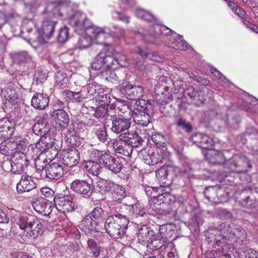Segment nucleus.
Masks as SVG:
<instances>
[{"mask_svg": "<svg viewBox=\"0 0 258 258\" xmlns=\"http://www.w3.org/2000/svg\"><path fill=\"white\" fill-rule=\"evenodd\" d=\"M127 107L132 111L134 121L137 124L146 126L149 123L151 119L150 114L152 110V106L147 101L139 99Z\"/></svg>", "mask_w": 258, "mask_h": 258, "instance_id": "f257e3e1", "label": "nucleus"}, {"mask_svg": "<svg viewBox=\"0 0 258 258\" xmlns=\"http://www.w3.org/2000/svg\"><path fill=\"white\" fill-rule=\"evenodd\" d=\"M103 53H98L95 58V61L91 64V68L94 70H99L104 66L103 63L102 56Z\"/></svg>", "mask_w": 258, "mask_h": 258, "instance_id": "680f3d73", "label": "nucleus"}, {"mask_svg": "<svg viewBox=\"0 0 258 258\" xmlns=\"http://www.w3.org/2000/svg\"><path fill=\"white\" fill-rule=\"evenodd\" d=\"M49 101V97L47 94L37 93L31 99V105L37 109L42 110L47 106Z\"/></svg>", "mask_w": 258, "mask_h": 258, "instance_id": "b1692460", "label": "nucleus"}, {"mask_svg": "<svg viewBox=\"0 0 258 258\" xmlns=\"http://www.w3.org/2000/svg\"><path fill=\"white\" fill-rule=\"evenodd\" d=\"M118 139L125 141L132 148L140 147L143 143L142 138L136 131L122 133L119 135Z\"/></svg>", "mask_w": 258, "mask_h": 258, "instance_id": "f3484780", "label": "nucleus"}, {"mask_svg": "<svg viewBox=\"0 0 258 258\" xmlns=\"http://www.w3.org/2000/svg\"><path fill=\"white\" fill-rule=\"evenodd\" d=\"M240 121V119L238 115H235L230 119H227V124L230 128H236Z\"/></svg>", "mask_w": 258, "mask_h": 258, "instance_id": "69168bd1", "label": "nucleus"}, {"mask_svg": "<svg viewBox=\"0 0 258 258\" xmlns=\"http://www.w3.org/2000/svg\"><path fill=\"white\" fill-rule=\"evenodd\" d=\"M205 156L209 162L214 165L225 164L226 162L224 156L219 151L209 150Z\"/></svg>", "mask_w": 258, "mask_h": 258, "instance_id": "bb28decb", "label": "nucleus"}, {"mask_svg": "<svg viewBox=\"0 0 258 258\" xmlns=\"http://www.w3.org/2000/svg\"><path fill=\"white\" fill-rule=\"evenodd\" d=\"M3 98L9 103L15 104L18 99L16 90L12 85L6 86L1 92Z\"/></svg>", "mask_w": 258, "mask_h": 258, "instance_id": "2f4dec72", "label": "nucleus"}, {"mask_svg": "<svg viewBox=\"0 0 258 258\" xmlns=\"http://www.w3.org/2000/svg\"><path fill=\"white\" fill-rule=\"evenodd\" d=\"M174 123L177 127L180 128L187 133H190L192 130V126L190 123L182 116H177Z\"/></svg>", "mask_w": 258, "mask_h": 258, "instance_id": "49530a36", "label": "nucleus"}, {"mask_svg": "<svg viewBox=\"0 0 258 258\" xmlns=\"http://www.w3.org/2000/svg\"><path fill=\"white\" fill-rule=\"evenodd\" d=\"M13 143L12 142L2 143L0 146V152L5 155H9L14 150Z\"/></svg>", "mask_w": 258, "mask_h": 258, "instance_id": "4d7b16f0", "label": "nucleus"}, {"mask_svg": "<svg viewBox=\"0 0 258 258\" xmlns=\"http://www.w3.org/2000/svg\"><path fill=\"white\" fill-rule=\"evenodd\" d=\"M36 188V184L30 177L22 176L17 185V189L19 193L28 192Z\"/></svg>", "mask_w": 258, "mask_h": 258, "instance_id": "a878e982", "label": "nucleus"}, {"mask_svg": "<svg viewBox=\"0 0 258 258\" xmlns=\"http://www.w3.org/2000/svg\"><path fill=\"white\" fill-rule=\"evenodd\" d=\"M221 238L224 239V236L218 235L215 239V248L216 245L220 246V248L215 250V255L217 258H235L233 251V247L230 245L221 241Z\"/></svg>", "mask_w": 258, "mask_h": 258, "instance_id": "f8f14e48", "label": "nucleus"}, {"mask_svg": "<svg viewBox=\"0 0 258 258\" xmlns=\"http://www.w3.org/2000/svg\"><path fill=\"white\" fill-rule=\"evenodd\" d=\"M80 159V153L76 149L71 150L65 154L62 158L64 164L70 167L76 165Z\"/></svg>", "mask_w": 258, "mask_h": 258, "instance_id": "473e14b6", "label": "nucleus"}, {"mask_svg": "<svg viewBox=\"0 0 258 258\" xmlns=\"http://www.w3.org/2000/svg\"><path fill=\"white\" fill-rule=\"evenodd\" d=\"M32 206L36 212L43 216H49L52 212V203L42 197L35 199Z\"/></svg>", "mask_w": 258, "mask_h": 258, "instance_id": "dca6fc26", "label": "nucleus"}, {"mask_svg": "<svg viewBox=\"0 0 258 258\" xmlns=\"http://www.w3.org/2000/svg\"><path fill=\"white\" fill-rule=\"evenodd\" d=\"M129 223L128 219L109 216L105 220L104 228L106 232L112 238L118 239L125 234V230Z\"/></svg>", "mask_w": 258, "mask_h": 258, "instance_id": "f03ea898", "label": "nucleus"}, {"mask_svg": "<svg viewBox=\"0 0 258 258\" xmlns=\"http://www.w3.org/2000/svg\"><path fill=\"white\" fill-rule=\"evenodd\" d=\"M136 15L138 18L146 21L153 22L156 20L155 17L153 14L143 9H137L136 11Z\"/></svg>", "mask_w": 258, "mask_h": 258, "instance_id": "3c124183", "label": "nucleus"}, {"mask_svg": "<svg viewBox=\"0 0 258 258\" xmlns=\"http://www.w3.org/2000/svg\"><path fill=\"white\" fill-rule=\"evenodd\" d=\"M81 94V91L76 92L68 90L66 92L67 97L75 102L85 101Z\"/></svg>", "mask_w": 258, "mask_h": 258, "instance_id": "6e6d98bb", "label": "nucleus"}, {"mask_svg": "<svg viewBox=\"0 0 258 258\" xmlns=\"http://www.w3.org/2000/svg\"><path fill=\"white\" fill-rule=\"evenodd\" d=\"M98 160L100 164L115 174L120 172L123 167L122 161L120 159L112 157L107 153L100 156Z\"/></svg>", "mask_w": 258, "mask_h": 258, "instance_id": "9b49d317", "label": "nucleus"}, {"mask_svg": "<svg viewBox=\"0 0 258 258\" xmlns=\"http://www.w3.org/2000/svg\"><path fill=\"white\" fill-rule=\"evenodd\" d=\"M57 24V21L54 19L44 20L41 26L42 34L41 35L38 32H36L30 39L33 42L37 43L38 44L41 45L46 43L47 40L53 35Z\"/></svg>", "mask_w": 258, "mask_h": 258, "instance_id": "39448f33", "label": "nucleus"}, {"mask_svg": "<svg viewBox=\"0 0 258 258\" xmlns=\"http://www.w3.org/2000/svg\"><path fill=\"white\" fill-rule=\"evenodd\" d=\"M147 247L152 250H156L162 247L165 243V239L160 236L154 235L152 238L146 243Z\"/></svg>", "mask_w": 258, "mask_h": 258, "instance_id": "a19ab883", "label": "nucleus"}, {"mask_svg": "<svg viewBox=\"0 0 258 258\" xmlns=\"http://www.w3.org/2000/svg\"><path fill=\"white\" fill-rule=\"evenodd\" d=\"M52 117L63 128H66L68 126L70 118L64 110L62 109L54 110L52 113Z\"/></svg>", "mask_w": 258, "mask_h": 258, "instance_id": "393cba45", "label": "nucleus"}, {"mask_svg": "<svg viewBox=\"0 0 258 258\" xmlns=\"http://www.w3.org/2000/svg\"><path fill=\"white\" fill-rule=\"evenodd\" d=\"M46 176L51 180H57L63 174V168L59 164L53 162L45 168Z\"/></svg>", "mask_w": 258, "mask_h": 258, "instance_id": "6ab92c4d", "label": "nucleus"}, {"mask_svg": "<svg viewBox=\"0 0 258 258\" xmlns=\"http://www.w3.org/2000/svg\"><path fill=\"white\" fill-rule=\"evenodd\" d=\"M135 51L137 54H139L143 59L148 58L149 60H157V56L147 47L137 46L136 47Z\"/></svg>", "mask_w": 258, "mask_h": 258, "instance_id": "a18cd8bd", "label": "nucleus"}, {"mask_svg": "<svg viewBox=\"0 0 258 258\" xmlns=\"http://www.w3.org/2000/svg\"><path fill=\"white\" fill-rule=\"evenodd\" d=\"M92 181L76 179L70 185L71 189L76 194L82 195L83 197L88 196L92 187Z\"/></svg>", "mask_w": 258, "mask_h": 258, "instance_id": "4468645a", "label": "nucleus"}, {"mask_svg": "<svg viewBox=\"0 0 258 258\" xmlns=\"http://www.w3.org/2000/svg\"><path fill=\"white\" fill-rule=\"evenodd\" d=\"M87 245L93 256L97 257L100 255V247L98 245L95 239L93 238L88 239L87 240Z\"/></svg>", "mask_w": 258, "mask_h": 258, "instance_id": "09e8293b", "label": "nucleus"}, {"mask_svg": "<svg viewBox=\"0 0 258 258\" xmlns=\"http://www.w3.org/2000/svg\"><path fill=\"white\" fill-rule=\"evenodd\" d=\"M20 228L22 230L26 231L27 236L31 239H35L39 235L42 228V224L38 218L32 215L22 216L20 218L19 223Z\"/></svg>", "mask_w": 258, "mask_h": 258, "instance_id": "20e7f679", "label": "nucleus"}, {"mask_svg": "<svg viewBox=\"0 0 258 258\" xmlns=\"http://www.w3.org/2000/svg\"><path fill=\"white\" fill-rule=\"evenodd\" d=\"M88 34H90L91 37L99 44H104L105 39L109 37V34L105 32L102 28L93 26L89 29Z\"/></svg>", "mask_w": 258, "mask_h": 258, "instance_id": "cd10ccee", "label": "nucleus"}, {"mask_svg": "<svg viewBox=\"0 0 258 258\" xmlns=\"http://www.w3.org/2000/svg\"><path fill=\"white\" fill-rule=\"evenodd\" d=\"M45 124L43 123L38 122L36 123L32 127V131L34 134L37 136H40L43 138V136L47 132V128L45 127Z\"/></svg>", "mask_w": 258, "mask_h": 258, "instance_id": "5fc2aeb1", "label": "nucleus"}, {"mask_svg": "<svg viewBox=\"0 0 258 258\" xmlns=\"http://www.w3.org/2000/svg\"><path fill=\"white\" fill-rule=\"evenodd\" d=\"M128 216L133 219L138 218H143L146 215V210L141 205L136 204L128 206Z\"/></svg>", "mask_w": 258, "mask_h": 258, "instance_id": "4c0bfd02", "label": "nucleus"}, {"mask_svg": "<svg viewBox=\"0 0 258 258\" xmlns=\"http://www.w3.org/2000/svg\"><path fill=\"white\" fill-rule=\"evenodd\" d=\"M11 58L14 62L18 64L29 62L32 60V57L27 51L11 54Z\"/></svg>", "mask_w": 258, "mask_h": 258, "instance_id": "58836bf2", "label": "nucleus"}, {"mask_svg": "<svg viewBox=\"0 0 258 258\" xmlns=\"http://www.w3.org/2000/svg\"><path fill=\"white\" fill-rule=\"evenodd\" d=\"M222 191L218 186H211L206 188L204 191L205 198L210 201H214L217 198L219 199L220 193Z\"/></svg>", "mask_w": 258, "mask_h": 258, "instance_id": "e433bc0d", "label": "nucleus"}, {"mask_svg": "<svg viewBox=\"0 0 258 258\" xmlns=\"http://www.w3.org/2000/svg\"><path fill=\"white\" fill-rule=\"evenodd\" d=\"M69 23L74 28V31L78 33L80 31L87 30L92 26L91 21L86 15L82 12H77L70 19Z\"/></svg>", "mask_w": 258, "mask_h": 258, "instance_id": "9d476101", "label": "nucleus"}, {"mask_svg": "<svg viewBox=\"0 0 258 258\" xmlns=\"http://www.w3.org/2000/svg\"><path fill=\"white\" fill-rule=\"evenodd\" d=\"M113 147L115 153L127 157L131 156L133 152L132 146L119 139L113 143Z\"/></svg>", "mask_w": 258, "mask_h": 258, "instance_id": "c85d7f7f", "label": "nucleus"}, {"mask_svg": "<svg viewBox=\"0 0 258 258\" xmlns=\"http://www.w3.org/2000/svg\"><path fill=\"white\" fill-rule=\"evenodd\" d=\"M168 47L175 50L184 51L187 49V43L179 38H174L171 37L167 43Z\"/></svg>", "mask_w": 258, "mask_h": 258, "instance_id": "ea45409f", "label": "nucleus"}, {"mask_svg": "<svg viewBox=\"0 0 258 258\" xmlns=\"http://www.w3.org/2000/svg\"><path fill=\"white\" fill-rule=\"evenodd\" d=\"M95 133L96 135L99 140L102 142L105 143L108 142V136L107 133L105 126L103 125L97 124L94 127Z\"/></svg>", "mask_w": 258, "mask_h": 258, "instance_id": "de8ad7c7", "label": "nucleus"}, {"mask_svg": "<svg viewBox=\"0 0 258 258\" xmlns=\"http://www.w3.org/2000/svg\"><path fill=\"white\" fill-rule=\"evenodd\" d=\"M234 234L238 239H240L241 241L244 243L243 241L246 240V232L244 229L239 227L236 228L235 231L234 232Z\"/></svg>", "mask_w": 258, "mask_h": 258, "instance_id": "338daca9", "label": "nucleus"}, {"mask_svg": "<svg viewBox=\"0 0 258 258\" xmlns=\"http://www.w3.org/2000/svg\"><path fill=\"white\" fill-rule=\"evenodd\" d=\"M171 169L175 168L171 166H163L156 171V176L161 186L168 187L171 184L172 177L169 175V172Z\"/></svg>", "mask_w": 258, "mask_h": 258, "instance_id": "412c9836", "label": "nucleus"}, {"mask_svg": "<svg viewBox=\"0 0 258 258\" xmlns=\"http://www.w3.org/2000/svg\"><path fill=\"white\" fill-rule=\"evenodd\" d=\"M229 7L230 8L231 10L235 13L237 16L241 18H244L246 15L245 11L235 3L230 2L228 4Z\"/></svg>", "mask_w": 258, "mask_h": 258, "instance_id": "13d9d810", "label": "nucleus"}, {"mask_svg": "<svg viewBox=\"0 0 258 258\" xmlns=\"http://www.w3.org/2000/svg\"><path fill=\"white\" fill-rule=\"evenodd\" d=\"M0 128L5 132L6 137L9 139L11 137L15 131L14 123L7 118H3L0 120Z\"/></svg>", "mask_w": 258, "mask_h": 258, "instance_id": "37998d69", "label": "nucleus"}, {"mask_svg": "<svg viewBox=\"0 0 258 258\" xmlns=\"http://www.w3.org/2000/svg\"><path fill=\"white\" fill-rule=\"evenodd\" d=\"M165 157V155L163 154L162 150L159 149L144 155L143 159L146 164L154 166L159 163H162Z\"/></svg>", "mask_w": 258, "mask_h": 258, "instance_id": "4be33fe9", "label": "nucleus"}, {"mask_svg": "<svg viewBox=\"0 0 258 258\" xmlns=\"http://www.w3.org/2000/svg\"><path fill=\"white\" fill-rule=\"evenodd\" d=\"M119 90L122 95L130 100H136L142 96L143 93L141 87L134 86L128 82H122Z\"/></svg>", "mask_w": 258, "mask_h": 258, "instance_id": "ddd939ff", "label": "nucleus"}, {"mask_svg": "<svg viewBox=\"0 0 258 258\" xmlns=\"http://www.w3.org/2000/svg\"><path fill=\"white\" fill-rule=\"evenodd\" d=\"M93 220L96 221L99 223L104 219V212L103 210L99 207H95L93 210L88 215Z\"/></svg>", "mask_w": 258, "mask_h": 258, "instance_id": "603ef678", "label": "nucleus"}, {"mask_svg": "<svg viewBox=\"0 0 258 258\" xmlns=\"http://www.w3.org/2000/svg\"><path fill=\"white\" fill-rule=\"evenodd\" d=\"M71 2L68 0H56L53 5L56 6V10L59 11L60 16H70L71 10Z\"/></svg>", "mask_w": 258, "mask_h": 258, "instance_id": "72a5a7b5", "label": "nucleus"}, {"mask_svg": "<svg viewBox=\"0 0 258 258\" xmlns=\"http://www.w3.org/2000/svg\"><path fill=\"white\" fill-rule=\"evenodd\" d=\"M98 222L93 220L88 215L83 219L80 224V228L87 234L91 233L92 231L98 232Z\"/></svg>", "mask_w": 258, "mask_h": 258, "instance_id": "5701e85b", "label": "nucleus"}, {"mask_svg": "<svg viewBox=\"0 0 258 258\" xmlns=\"http://www.w3.org/2000/svg\"><path fill=\"white\" fill-rule=\"evenodd\" d=\"M97 187L101 194L111 192L112 199L116 202L120 201L126 196L124 187L109 180H104L98 183Z\"/></svg>", "mask_w": 258, "mask_h": 258, "instance_id": "7ed1b4c3", "label": "nucleus"}, {"mask_svg": "<svg viewBox=\"0 0 258 258\" xmlns=\"http://www.w3.org/2000/svg\"><path fill=\"white\" fill-rule=\"evenodd\" d=\"M164 30L165 29L163 25L155 24L150 27V31L151 33H153L155 35H158L161 34V29Z\"/></svg>", "mask_w": 258, "mask_h": 258, "instance_id": "774afa93", "label": "nucleus"}, {"mask_svg": "<svg viewBox=\"0 0 258 258\" xmlns=\"http://www.w3.org/2000/svg\"><path fill=\"white\" fill-rule=\"evenodd\" d=\"M113 50L111 46H105L99 52V53H103L104 55L102 56V58L104 66L110 68L115 64L116 58L112 56Z\"/></svg>", "mask_w": 258, "mask_h": 258, "instance_id": "7c9ffc66", "label": "nucleus"}, {"mask_svg": "<svg viewBox=\"0 0 258 258\" xmlns=\"http://www.w3.org/2000/svg\"><path fill=\"white\" fill-rule=\"evenodd\" d=\"M55 143L53 142H44L42 138H40L39 141L37 143L36 147L39 149L42 153L45 154L48 151Z\"/></svg>", "mask_w": 258, "mask_h": 258, "instance_id": "864d4df0", "label": "nucleus"}, {"mask_svg": "<svg viewBox=\"0 0 258 258\" xmlns=\"http://www.w3.org/2000/svg\"><path fill=\"white\" fill-rule=\"evenodd\" d=\"M98 76L100 78L102 83L105 84L110 83L117 85L121 81L123 75H121L118 71H114L107 69L100 71Z\"/></svg>", "mask_w": 258, "mask_h": 258, "instance_id": "2eb2a0df", "label": "nucleus"}, {"mask_svg": "<svg viewBox=\"0 0 258 258\" xmlns=\"http://www.w3.org/2000/svg\"><path fill=\"white\" fill-rule=\"evenodd\" d=\"M100 164V163H98L96 162L89 160L85 161L83 165L87 172L93 175L97 176L100 173L102 169Z\"/></svg>", "mask_w": 258, "mask_h": 258, "instance_id": "79ce46f5", "label": "nucleus"}, {"mask_svg": "<svg viewBox=\"0 0 258 258\" xmlns=\"http://www.w3.org/2000/svg\"><path fill=\"white\" fill-rule=\"evenodd\" d=\"M55 82L59 87L62 86H66L68 79L67 77L66 74H63L60 72H57L55 76Z\"/></svg>", "mask_w": 258, "mask_h": 258, "instance_id": "e2e57ef3", "label": "nucleus"}, {"mask_svg": "<svg viewBox=\"0 0 258 258\" xmlns=\"http://www.w3.org/2000/svg\"><path fill=\"white\" fill-rule=\"evenodd\" d=\"M77 132L74 127L71 126L63 133L64 134V139L66 142L70 144V146L76 145L78 140V136L76 135Z\"/></svg>", "mask_w": 258, "mask_h": 258, "instance_id": "c03bdc74", "label": "nucleus"}, {"mask_svg": "<svg viewBox=\"0 0 258 258\" xmlns=\"http://www.w3.org/2000/svg\"><path fill=\"white\" fill-rule=\"evenodd\" d=\"M115 108L114 106H109L107 102L100 103L95 108L93 116L97 118H102L106 116L111 117L114 114Z\"/></svg>", "mask_w": 258, "mask_h": 258, "instance_id": "aec40b11", "label": "nucleus"}, {"mask_svg": "<svg viewBox=\"0 0 258 258\" xmlns=\"http://www.w3.org/2000/svg\"><path fill=\"white\" fill-rule=\"evenodd\" d=\"M92 43V37L91 35L83 36L80 37L77 43L78 49L82 50L89 47Z\"/></svg>", "mask_w": 258, "mask_h": 258, "instance_id": "8fccbe9b", "label": "nucleus"}, {"mask_svg": "<svg viewBox=\"0 0 258 258\" xmlns=\"http://www.w3.org/2000/svg\"><path fill=\"white\" fill-rule=\"evenodd\" d=\"M69 36V28L65 26L59 30L57 36L58 41L60 43H64L68 39Z\"/></svg>", "mask_w": 258, "mask_h": 258, "instance_id": "bf43d9fd", "label": "nucleus"}, {"mask_svg": "<svg viewBox=\"0 0 258 258\" xmlns=\"http://www.w3.org/2000/svg\"><path fill=\"white\" fill-rule=\"evenodd\" d=\"M111 131L116 134H121L125 133L131 126V118L122 114H116L115 111L113 116L111 117Z\"/></svg>", "mask_w": 258, "mask_h": 258, "instance_id": "6e6552de", "label": "nucleus"}, {"mask_svg": "<svg viewBox=\"0 0 258 258\" xmlns=\"http://www.w3.org/2000/svg\"><path fill=\"white\" fill-rule=\"evenodd\" d=\"M87 86L92 97L95 96V98L97 99V95H100V86L98 85L96 83L88 84L87 85Z\"/></svg>", "mask_w": 258, "mask_h": 258, "instance_id": "052dcab7", "label": "nucleus"}, {"mask_svg": "<svg viewBox=\"0 0 258 258\" xmlns=\"http://www.w3.org/2000/svg\"><path fill=\"white\" fill-rule=\"evenodd\" d=\"M225 166L232 172L242 173L247 172L251 167L245 156L235 155L225 163Z\"/></svg>", "mask_w": 258, "mask_h": 258, "instance_id": "423d86ee", "label": "nucleus"}, {"mask_svg": "<svg viewBox=\"0 0 258 258\" xmlns=\"http://www.w3.org/2000/svg\"><path fill=\"white\" fill-rule=\"evenodd\" d=\"M113 205L114 207H112V209H114L115 213L111 216H116L119 219H128L129 205L121 204L120 202L116 203V204H113Z\"/></svg>", "mask_w": 258, "mask_h": 258, "instance_id": "c9c22d12", "label": "nucleus"}, {"mask_svg": "<svg viewBox=\"0 0 258 258\" xmlns=\"http://www.w3.org/2000/svg\"><path fill=\"white\" fill-rule=\"evenodd\" d=\"M150 208L156 214L159 215H166L169 214V211L166 209L168 203H161L154 198H151L149 200Z\"/></svg>", "mask_w": 258, "mask_h": 258, "instance_id": "c756f323", "label": "nucleus"}, {"mask_svg": "<svg viewBox=\"0 0 258 258\" xmlns=\"http://www.w3.org/2000/svg\"><path fill=\"white\" fill-rule=\"evenodd\" d=\"M53 201L57 211L63 214L73 211L77 208L76 198L72 195L55 196Z\"/></svg>", "mask_w": 258, "mask_h": 258, "instance_id": "0eeeda50", "label": "nucleus"}, {"mask_svg": "<svg viewBox=\"0 0 258 258\" xmlns=\"http://www.w3.org/2000/svg\"><path fill=\"white\" fill-rule=\"evenodd\" d=\"M153 230L146 225H142L139 229L138 238L141 243H146L154 235Z\"/></svg>", "mask_w": 258, "mask_h": 258, "instance_id": "f704fd0d", "label": "nucleus"}, {"mask_svg": "<svg viewBox=\"0 0 258 258\" xmlns=\"http://www.w3.org/2000/svg\"><path fill=\"white\" fill-rule=\"evenodd\" d=\"M191 139L197 146L204 149H210L214 144V142L211 137L201 133L192 135Z\"/></svg>", "mask_w": 258, "mask_h": 258, "instance_id": "a211bd4d", "label": "nucleus"}, {"mask_svg": "<svg viewBox=\"0 0 258 258\" xmlns=\"http://www.w3.org/2000/svg\"><path fill=\"white\" fill-rule=\"evenodd\" d=\"M243 207L254 209L258 207V192L250 188L242 190L237 198Z\"/></svg>", "mask_w": 258, "mask_h": 258, "instance_id": "1a4fd4ad", "label": "nucleus"}, {"mask_svg": "<svg viewBox=\"0 0 258 258\" xmlns=\"http://www.w3.org/2000/svg\"><path fill=\"white\" fill-rule=\"evenodd\" d=\"M110 32L114 36L117 38L122 37L124 34V30L118 27L117 26L113 25L109 28Z\"/></svg>", "mask_w": 258, "mask_h": 258, "instance_id": "0e129e2a", "label": "nucleus"}]
</instances>
